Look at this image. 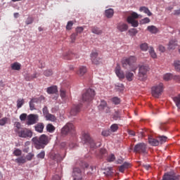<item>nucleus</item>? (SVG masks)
I'll use <instances>...</instances> for the list:
<instances>
[{"label":"nucleus","mask_w":180,"mask_h":180,"mask_svg":"<svg viewBox=\"0 0 180 180\" xmlns=\"http://www.w3.org/2000/svg\"><path fill=\"white\" fill-rule=\"evenodd\" d=\"M148 10V8L146 6H142V7H140L139 8L140 12H143L144 13H146Z\"/></svg>","instance_id":"obj_60"},{"label":"nucleus","mask_w":180,"mask_h":180,"mask_svg":"<svg viewBox=\"0 0 180 180\" xmlns=\"http://www.w3.org/2000/svg\"><path fill=\"white\" fill-rule=\"evenodd\" d=\"M112 102L115 104V105H119V103H120V98H119L118 97H113L112 98Z\"/></svg>","instance_id":"obj_47"},{"label":"nucleus","mask_w":180,"mask_h":180,"mask_svg":"<svg viewBox=\"0 0 180 180\" xmlns=\"http://www.w3.org/2000/svg\"><path fill=\"white\" fill-rule=\"evenodd\" d=\"M173 101L179 109H180V94L173 98Z\"/></svg>","instance_id":"obj_30"},{"label":"nucleus","mask_w":180,"mask_h":180,"mask_svg":"<svg viewBox=\"0 0 180 180\" xmlns=\"http://www.w3.org/2000/svg\"><path fill=\"white\" fill-rule=\"evenodd\" d=\"M46 157V152L44 150L41 151L37 155V158H39L41 160H43Z\"/></svg>","instance_id":"obj_41"},{"label":"nucleus","mask_w":180,"mask_h":180,"mask_svg":"<svg viewBox=\"0 0 180 180\" xmlns=\"http://www.w3.org/2000/svg\"><path fill=\"white\" fill-rule=\"evenodd\" d=\"M117 29L119 32H127L129 30V25L124 22H120L117 25Z\"/></svg>","instance_id":"obj_14"},{"label":"nucleus","mask_w":180,"mask_h":180,"mask_svg":"<svg viewBox=\"0 0 180 180\" xmlns=\"http://www.w3.org/2000/svg\"><path fill=\"white\" fill-rule=\"evenodd\" d=\"M163 91L164 84L160 83L159 84L152 87V95L154 96V98H160Z\"/></svg>","instance_id":"obj_6"},{"label":"nucleus","mask_w":180,"mask_h":180,"mask_svg":"<svg viewBox=\"0 0 180 180\" xmlns=\"http://www.w3.org/2000/svg\"><path fill=\"white\" fill-rule=\"evenodd\" d=\"M115 74L120 79H124L125 75H124V72L122 70V68H120V65L119 64L117 65L115 68Z\"/></svg>","instance_id":"obj_13"},{"label":"nucleus","mask_w":180,"mask_h":180,"mask_svg":"<svg viewBox=\"0 0 180 180\" xmlns=\"http://www.w3.org/2000/svg\"><path fill=\"white\" fill-rule=\"evenodd\" d=\"M81 108H82V105H74L70 110L71 116H77L79 112H81Z\"/></svg>","instance_id":"obj_12"},{"label":"nucleus","mask_w":180,"mask_h":180,"mask_svg":"<svg viewBox=\"0 0 180 180\" xmlns=\"http://www.w3.org/2000/svg\"><path fill=\"white\" fill-rule=\"evenodd\" d=\"M46 130L47 131H49V133H53L56 130V127L53 126V124H48L46 125Z\"/></svg>","instance_id":"obj_31"},{"label":"nucleus","mask_w":180,"mask_h":180,"mask_svg":"<svg viewBox=\"0 0 180 180\" xmlns=\"http://www.w3.org/2000/svg\"><path fill=\"white\" fill-rule=\"evenodd\" d=\"M178 44L176 43V39H172L169 42L168 49L169 50H175Z\"/></svg>","instance_id":"obj_19"},{"label":"nucleus","mask_w":180,"mask_h":180,"mask_svg":"<svg viewBox=\"0 0 180 180\" xmlns=\"http://www.w3.org/2000/svg\"><path fill=\"white\" fill-rule=\"evenodd\" d=\"M32 141L37 150H41L49 144V136L42 134L40 137L35 136L32 138Z\"/></svg>","instance_id":"obj_1"},{"label":"nucleus","mask_w":180,"mask_h":180,"mask_svg":"<svg viewBox=\"0 0 180 180\" xmlns=\"http://www.w3.org/2000/svg\"><path fill=\"white\" fill-rule=\"evenodd\" d=\"M26 25H32L33 23V18L29 17L25 21Z\"/></svg>","instance_id":"obj_56"},{"label":"nucleus","mask_w":180,"mask_h":180,"mask_svg":"<svg viewBox=\"0 0 180 180\" xmlns=\"http://www.w3.org/2000/svg\"><path fill=\"white\" fill-rule=\"evenodd\" d=\"M140 49L142 51H147V50H148V44H147V43H143L141 44Z\"/></svg>","instance_id":"obj_40"},{"label":"nucleus","mask_w":180,"mask_h":180,"mask_svg":"<svg viewBox=\"0 0 180 180\" xmlns=\"http://www.w3.org/2000/svg\"><path fill=\"white\" fill-rule=\"evenodd\" d=\"M110 130H104L102 131V136H104V137H108V136H110L111 134Z\"/></svg>","instance_id":"obj_50"},{"label":"nucleus","mask_w":180,"mask_h":180,"mask_svg":"<svg viewBox=\"0 0 180 180\" xmlns=\"http://www.w3.org/2000/svg\"><path fill=\"white\" fill-rule=\"evenodd\" d=\"M139 16H140V15H139V14H137V13L133 12V13L131 14V15L128 16V18H131V19L135 20V19H139Z\"/></svg>","instance_id":"obj_46"},{"label":"nucleus","mask_w":180,"mask_h":180,"mask_svg":"<svg viewBox=\"0 0 180 180\" xmlns=\"http://www.w3.org/2000/svg\"><path fill=\"white\" fill-rule=\"evenodd\" d=\"M115 160H116V158L115 157V155L111 154L110 155H108L107 160L108 162H113V161H115Z\"/></svg>","instance_id":"obj_42"},{"label":"nucleus","mask_w":180,"mask_h":180,"mask_svg":"<svg viewBox=\"0 0 180 180\" xmlns=\"http://www.w3.org/2000/svg\"><path fill=\"white\" fill-rule=\"evenodd\" d=\"M148 66L141 65L139 67V78L141 81H144L147 78V72H148Z\"/></svg>","instance_id":"obj_8"},{"label":"nucleus","mask_w":180,"mask_h":180,"mask_svg":"<svg viewBox=\"0 0 180 180\" xmlns=\"http://www.w3.org/2000/svg\"><path fill=\"white\" fill-rule=\"evenodd\" d=\"M9 120V118L4 117L2 119L0 120V126H5L6 123H8V121Z\"/></svg>","instance_id":"obj_37"},{"label":"nucleus","mask_w":180,"mask_h":180,"mask_svg":"<svg viewBox=\"0 0 180 180\" xmlns=\"http://www.w3.org/2000/svg\"><path fill=\"white\" fill-rule=\"evenodd\" d=\"M37 122H39V115H37L30 114L27 117L26 124H27V126H32V124H36Z\"/></svg>","instance_id":"obj_9"},{"label":"nucleus","mask_w":180,"mask_h":180,"mask_svg":"<svg viewBox=\"0 0 180 180\" xmlns=\"http://www.w3.org/2000/svg\"><path fill=\"white\" fill-rule=\"evenodd\" d=\"M125 78L127 79V81L130 82L133 81V78H134V74H133V72L127 71L125 73Z\"/></svg>","instance_id":"obj_26"},{"label":"nucleus","mask_w":180,"mask_h":180,"mask_svg":"<svg viewBox=\"0 0 180 180\" xmlns=\"http://www.w3.org/2000/svg\"><path fill=\"white\" fill-rule=\"evenodd\" d=\"M167 136H160L158 140H159V143L162 144L167 141Z\"/></svg>","instance_id":"obj_48"},{"label":"nucleus","mask_w":180,"mask_h":180,"mask_svg":"<svg viewBox=\"0 0 180 180\" xmlns=\"http://www.w3.org/2000/svg\"><path fill=\"white\" fill-rule=\"evenodd\" d=\"M13 154L15 157H20V155H22V150L20 149H15L13 151Z\"/></svg>","instance_id":"obj_49"},{"label":"nucleus","mask_w":180,"mask_h":180,"mask_svg":"<svg viewBox=\"0 0 180 180\" xmlns=\"http://www.w3.org/2000/svg\"><path fill=\"white\" fill-rule=\"evenodd\" d=\"M134 153H137L138 154H147V144L143 142L137 143L134 148Z\"/></svg>","instance_id":"obj_7"},{"label":"nucleus","mask_w":180,"mask_h":180,"mask_svg":"<svg viewBox=\"0 0 180 180\" xmlns=\"http://www.w3.org/2000/svg\"><path fill=\"white\" fill-rule=\"evenodd\" d=\"M127 23L131 25L133 27H137L139 26V21L131 18V17H127Z\"/></svg>","instance_id":"obj_17"},{"label":"nucleus","mask_w":180,"mask_h":180,"mask_svg":"<svg viewBox=\"0 0 180 180\" xmlns=\"http://www.w3.org/2000/svg\"><path fill=\"white\" fill-rule=\"evenodd\" d=\"M75 133V127L72 123H67L62 129H61V134L62 136H67V134H73Z\"/></svg>","instance_id":"obj_4"},{"label":"nucleus","mask_w":180,"mask_h":180,"mask_svg":"<svg viewBox=\"0 0 180 180\" xmlns=\"http://www.w3.org/2000/svg\"><path fill=\"white\" fill-rule=\"evenodd\" d=\"M94 98H95V90L93 89H86L82 94L83 102H86L87 103H91L94 101Z\"/></svg>","instance_id":"obj_3"},{"label":"nucleus","mask_w":180,"mask_h":180,"mask_svg":"<svg viewBox=\"0 0 180 180\" xmlns=\"http://www.w3.org/2000/svg\"><path fill=\"white\" fill-rule=\"evenodd\" d=\"M141 23L143 25H146V23H150V18H145L141 20Z\"/></svg>","instance_id":"obj_57"},{"label":"nucleus","mask_w":180,"mask_h":180,"mask_svg":"<svg viewBox=\"0 0 180 180\" xmlns=\"http://www.w3.org/2000/svg\"><path fill=\"white\" fill-rule=\"evenodd\" d=\"M44 75H45V77H51V75H53V70H46L44 72Z\"/></svg>","instance_id":"obj_43"},{"label":"nucleus","mask_w":180,"mask_h":180,"mask_svg":"<svg viewBox=\"0 0 180 180\" xmlns=\"http://www.w3.org/2000/svg\"><path fill=\"white\" fill-rule=\"evenodd\" d=\"M149 54L152 57V58H157V53H155V51H154L153 47H150Z\"/></svg>","instance_id":"obj_34"},{"label":"nucleus","mask_w":180,"mask_h":180,"mask_svg":"<svg viewBox=\"0 0 180 180\" xmlns=\"http://www.w3.org/2000/svg\"><path fill=\"white\" fill-rule=\"evenodd\" d=\"M33 157H34V154L30 153L26 155L25 160H27V161H32Z\"/></svg>","instance_id":"obj_53"},{"label":"nucleus","mask_w":180,"mask_h":180,"mask_svg":"<svg viewBox=\"0 0 180 180\" xmlns=\"http://www.w3.org/2000/svg\"><path fill=\"white\" fill-rule=\"evenodd\" d=\"M137 61V59L134 56H130L127 58H124L122 60V67L123 68L127 69L129 67L131 68V71H133L134 72L137 70V68H133L134 67V63Z\"/></svg>","instance_id":"obj_2"},{"label":"nucleus","mask_w":180,"mask_h":180,"mask_svg":"<svg viewBox=\"0 0 180 180\" xmlns=\"http://www.w3.org/2000/svg\"><path fill=\"white\" fill-rule=\"evenodd\" d=\"M47 94L49 95H51L53 94H56V92H58V89H57V86H51L47 88L46 90Z\"/></svg>","instance_id":"obj_21"},{"label":"nucleus","mask_w":180,"mask_h":180,"mask_svg":"<svg viewBox=\"0 0 180 180\" xmlns=\"http://www.w3.org/2000/svg\"><path fill=\"white\" fill-rule=\"evenodd\" d=\"M42 112L44 117H46L48 115L50 114V112H49V108H47V106L43 108Z\"/></svg>","instance_id":"obj_45"},{"label":"nucleus","mask_w":180,"mask_h":180,"mask_svg":"<svg viewBox=\"0 0 180 180\" xmlns=\"http://www.w3.org/2000/svg\"><path fill=\"white\" fill-rule=\"evenodd\" d=\"M147 30L150 32V33H158V29L154 26V25H151V26H148L147 27Z\"/></svg>","instance_id":"obj_29"},{"label":"nucleus","mask_w":180,"mask_h":180,"mask_svg":"<svg viewBox=\"0 0 180 180\" xmlns=\"http://www.w3.org/2000/svg\"><path fill=\"white\" fill-rule=\"evenodd\" d=\"M172 79L176 82H180V76L179 75H173Z\"/></svg>","instance_id":"obj_62"},{"label":"nucleus","mask_w":180,"mask_h":180,"mask_svg":"<svg viewBox=\"0 0 180 180\" xmlns=\"http://www.w3.org/2000/svg\"><path fill=\"white\" fill-rule=\"evenodd\" d=\"M117 130H119V124H112L111 126H110V131L112 133H115V131Z\"/></svg>","instance_id":"obj_33"},{"label":"nucleus","mask_w":180,"mask_h":180,"mask_svg":"<svg viewBox=\"0 0 180 180\" xmlns=\"http://www.w3.org/2000/svg\"><path fill=\"white\" fill-rule=\"evenodd\" d=\"M92 139L89 136L88 132H83L82 136V141H83L84 144H86L89 143Z\"/></svg>","instance_id":"obj_15"},{"label":"nucleus","mask_w":180,"mask_h":180,"mask_svg":"<svg viewBox=\"0 0 180 180\" xmlns=\"http://www.w3.org/2000/svg\"><path fill=\"white\" fill-rule=\"evenodd\" d=\"M35 131L37 133H43V130H44V124L42 122H39L34 126Z\"/></svg>","instance_id":"obj_18"},{"label":"nucleus","mask_w":180,"mask_h":180,"mask_svg":"<svg viewBox=\"0 0 180 180\" xmlns=\"http://www.w3.org/2000/svg\"><path fill=\"white\" fill-rule=\"evenodd\" d=\"M88 143L90 145L91 148H96V145L95 144V141H94L92 139H90Z\"/></svg>","instance_id":"obj_55"},{"label":"nucleus","mask_w":180,"mask_h":180,"mask_svg":"<svg viewBox=\"0 0 180 180\" xmlns=\"http://www.w3.org/2000/svg\"><path fill=\"white\" fill-rule=\"evenodd\" d=\"M18 137L21 139H32L33 137V131L27 128H22L20 131L17 134Z\"/></svg>","instance_id":"obj_5"},{"label":"nucleus","mask_w":180,"mask_h":180,"mask_svg":"<svg viewBox=\"0 0 180 180\" xmlns=\"http://www.w3.org/2000/svg\"><path fill=\"white\" fill-rule=\"evenodd\" d=\"M98 53L96 51L91 52L90 55L91 63L96 65L101 64V58H98Z\"/></svg>","instance_id":"obj_10"},{"label":"nucleus","mask_w":180,"mask_h":180,"mask_svg":"<svg viewBox=\"0 0 180 180\" xmlns=\"http://www.w3.org/2000/svg\"><path fill=\"white\" fill-rule=\"evenodd\" d=\"M158 50H159V51H161V53H165V47L162 45H159Z\"/></svg>","instance_id":"obj_63"},{"label":"nucleus","mask_w":180,"mask_h":180,"mask_svg":"<svg viewBox=\"0 0 180 180\" xmlns=\"http://www.w3.org/2000/svg\"><path fill=\"white\" fill-rule=\"evenodd\" d=\"M24 104H25V100L22 99V98H19L17 101V108H18V109H20V108L22 106H23Z\"/></svg>","instance_id":"obj_36"},{"label":"nucleus","mask_w":180,"mask_h":180,"mask_svg":"<svg viewBox=\"0 0 180 180\" xmlns=\"http://www.w3.org/2000/svg\"><path fill=\"white\" fill-rule=\"evenodd\" d=\"M91 32L94 34H101L102 33V30L98 27H92Z\"/></svg>","instance_id":"obj_28"},{"label":"nucleus","mask_w":180,"mask_h":180,"mask_svg":"<svg viewBox=\"0 0 180 180\" xmlns=\"http://www.w3.org/2000/svg\"><path fill=\"white\" fill-rule=\"evenodd\" d=\"M86 67L80 66L79 70L77 71V75H79V77H83V75H85V74H86Z\"/></svg>","instance_id":"obj_23"},{"label":"nucleus","mask_w":180,"mask_h":180,"mask_svg":"<svg viewBox=\"0 0 180 180\" xmlns=\"http://www.w3.org/2000/svg\"><path fill=\"white\" fill-rule=\"evenodd\" d=\"M72 26H74V22L72 21H68L66 25V30H71L72 29Z\"/></svg>","instance_id":"obj_44"},{"label":"nucleus","mask_w":180,"mask_h":180,"mask_svg":"<svg viewBox=\"0 0 180 180\" xmlns=\"http://www.w3.org/2000/svg\"><path fill=\"white\" fill-rule=\"evenodd\" d=\"M72 176L74 180H82V174L81 169L76 167L73 169Z\"/></svg>","instance_id":"obj_11"},{"label":"nucleus","mask_w":180,"mask_h":180,"mask_svg":"<svg viewBox=\"0 0 180 180\" xmlns=\"http://www.w3.org/2000/svg\"><path fill=\"white\" fill-rule=\"evenodd\" d=\"M160 130H167V124L160 123Z\"/></svg>","instance_id":"obj_61"},{"label":"nucleus","mask_w":180,"mask_h":180,"mask_svg":"<svg viewBox=\"0 0 180 180\" xmlns=\"http://www.w3.org/2000/svg\"><path fill=\"white\" fill-rule=\"evenodd\" d=\"M11 70L14 71H20V68H22V65L18 62H15L11 65Z\"/></svg>","instance_id":"obj_22"},{"label":"nucleus","mask_w":180,"mask_h":180,"mask_svg":"<svg viewBox=\"0 0 180 180\" xmlns=\"http://www.w3.org/2000/svg\"><path fill=\"white\" fill-rule=\"evenodd\" d=\"M60 96H61V98H65V95H66L65 90L61 89L60 91Z\"/></svg>","instance_id":"obj_64"},{"label":"nucleus","mask_w":180,"mask_h":180,"mask_svg":"<svg viewBox=\"0 0 180 180\" xmlns=\"http://www.w3.org/2000/svg\"><path fill=\"white\" fill-rule=\"evenodd\" d=\"M122 166H124V168L125 169H127L131 167V165L129 162H125L123 163Z\"/></svg>","instance_id":"obj_58"},{"label":"nucleus","mask_w":180,"mask_h":180,"mask_svg":"<svg viewBox=\"0 0 180 180\" xmlns=\"http://www.w3.org/2000/svg\"><path fill=\"white\" fill-rule=\"evenodd\" d=\"M173 77H174V75L171 73H167L163 76V79L165 81H170V79H172Z\"/></svg>","instance_id":"obj_32"},{"label":"nucleus","mask_w":180,"mask_h":180,"mask_svg":"<svg viewBox=\"0 0 180 180\" xmlns=\"http://www.w3.org/2000/svg\"><path fill=\"white\" fill-rule=\"evenodd\" d=\"M129 33L130 36H136L139 33V31L136 28H131L129 30Z\"/></svg>","instance_id":"obj_38"},{"label":"nucleus","mask_w":180,"mask_h":180,"mask_svg":"<svg viewBox=\"0 0 180 180\" xmlns=\"http://www.w3.org/2000/svg\"><path fill=\"white\" fill-rule=\"evenodd\" d=\"M45 119L46 120H49V122H56V120H57V117H56V115L50 113L45 117Z\"/></svg>","instance_id":"obj_27"},{"label":"nucleus","mask_w":180,"mask_h":180,"mask_svg":"<svg viewBox=\"0 0 180 180\" xmlns=\"http://www.w3.org/2000/svg\"><path fill=\"white\" fill-rule=\"evenodd\" d=\"M27 114L26 113H22L20 115V120H21V122H25V120H26V119H27Z\"/></svg>","instance_id":"obj_51"},{"label":"nucleus","mask_w":180,"mask_h":180,"mask_svg":"<svg viewBox=\"0 0 180 180\" xmlns=\"http://www.w3.org/2000/svg\"><path fill=\"white\" fill-rule=\"evenodd\" d=\"M174 67L176 71H180V61L175 60L174 62Z\"/></svg>","instance_id":"obj_39"},{"label":"nucleus","mask_w":180,"mask_h":180,"mask_svg":"<svg viewBox=\"0 0 180 180\" xmlns=\"http://www.w3.org/2000/svg\"><path fill=\"white\" fill-rule=\"evenodd\" d=\"M105 15L106 18L110 19L113 18V15H115V11L113 10V8H108L105 11Z\"/></svg>","instance_id":"obj_20"},{"label":"nucleus","mask_w":180,"mask_h":180,"mask_svg":"<svg viewBox=\"0 0 180 180\" xmlns=\"http://www.w3.org/2000/svg\"><path fill=\"white\" fill-rule=\"evenodd\" d=\"M15 162H17V164H25L26 163V158L23 157H20L15 159Z\"/></svg>","instance_id":"obj_35"},{"label":"nucleus","mask_w":180,"mask_h":180,"mask_svg":"<svg viewBox=\"0 0 180 180\" xmlns=\"http://www.w3.org/2000/svg\"><path fill=\"white\" fill-rule=\"evenodd\" d=\"M33 78H37V72H34L31 77H25L26 81H32V79H33Z\"/></svg>","instance_id":"obj_52"},{"label":"nucleus","mask_w":180,"mask_h":180,"mask_svg":"<svg viewBox=\"0 0 180 180\" xmlns=\"http://www.w3.org/2000/svg\"><path fill=\"white\" fill-rule=\"evenodd\" d=\"M148 143L150 146H153V147H156L157 146L160 145V141L158 139L153 138V136L148 137Z\"/></svg>","instance_id":"obj_16"},{"label":"nucleus","mask_w":180,"mask_h":180,"mask_svg":"<svg viewBox=\"0 0 180 180\" xmlns=\"http://www.w3.org/2000/svg\"><path fill=\"white\" fill-rule=\"evenodd\" d=\"M22 129L23 128H22V124H20V122H16L14 123V131L16 134L19 133Z\"/></svg>","instance_id":"obj_24"},{"label":"nucleus","mask_w":180,"mask_h":180,"mask_svg":"<svg viewBox=\"0 0 180 180\" xmlns=\"http://www.w3.org/2000/svg\"><path fill=\"white\" fill-rule=\"evenodd\" d=\"M84 32V27H77L76 28V34H78V33H82Z\"/></svg>","instance_id":"obj_59"},{"label":"nucleus","mask_w":180,"mask_h":180,"mask_svg":"<svg viewBox=\"0 0 180 180\" xmlns=\"http://www.w3.org/2000/svg\"><path fill=\"white\" fill-rule=\"evenodd\" d=\"M108 108V103L104 100H101L100 104L98 105L99 110H105Z\"/></svg>","instance_id":"obj_25"},{"label":"nucleus","mask_w":180,"mask_h":180,"mask_svg":"<svg viewBox=\"0 0 180 180\" xmlns=\"http://www.w3.org/2000/svg\"><path fill=\"white\" fill-rule=\"evenodd\" d=\"M77 36H78V34L77 33H73L71 34L70 39L72 43H75V39H77Z\"/></svg>","instance_id":"obj_54"}]
</instances>
